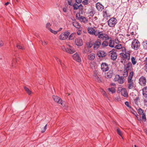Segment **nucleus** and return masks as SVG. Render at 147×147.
<instances>
[{
    "instance_id": "obj_1",
    "label": "nucleus",
    "mask_w": 147,
    "mask_h": 147,
    "mask_svg": "<svg viewBox=\"0 0 147 147\" xmlns=\"http://www.w3.org/2000/svg\"><path fill=\"white\" fill-rule=\"evenodd\" d=\"M130 53L129 51L125 52H122L120 53L121 58V62L122 63H125L126 60H129L130 59Z\"/></svg>"
},
{
    "instance_id": "obj_2",
    "label": "nucleus",
    "mask_w": 147,
    "mask_h": 147,
    "mask_svg": "<svg viewBox=\"0 0 147 147\" xmlns=\"http://www.w3.org/2000/svg\"><path fill=\"white\" fill-rule=\"evenodd\" d=\"M66 48L63 45L61 47V49L64 51L69 54H72L75 52V50L69 44H66Z\"/></svg>"
},
{
    "instance_id": "obj_3",
    "label": "nucleus",
    "mask_w": 147,
    "mask_h": 147,
    "mask_svg": "<svg viewBox=\"0 0 147 147\" xmlns=\"http://www.w3.org/2000/svg\"><path fill=\"white\" fill-rule=\"evenodd\" d=\"M97 36H98V38L102 40H107L111 38V37L109 36L106 34L103 33L102 32H98Z\"/></svg>"
},
{
    "instance_id": "obj_4",
    "label": "nucleus",
    "mask_w": 147,
    "mask_h": 147,
    "mask_svg": "<svg viewBox=\"0 0 147 147\" xmlns=\"http://www.w3.org/2000/svg\"><path fill=\"white\" fill-rule=\"evenodd\" d=\"M140 46V43L138 40L136 39L133 40L131 43V47L134 50L138 49Z\"/></svg>"
},
{
    "instance_id": "obj_5",
    "label": "nucleus",
    "mask_w": 147,
    "mask_h": 147,
    "mask_svg": "<svg viewBox=\"0 0 147 147\" xmlns=\"http://www.w3.org/2000/svg\"><path fill=\"white\" fill-rule=\"evenodd\" d=\"M114 81L118 82L119 84H122L124 82L125 79L123 76H120L119 75H116L114 78Z\"/></svg>"
},
{
    "instance_id": "obj_6",
    "label": "nucleus",
    "mask_w": 147,
    "mask_h": 147,
    "mask_svg": "<svg viewBox=\"0 0 147 147\" xmlns=\"http://www.w3.org/2000/svg\"><path fill=\"white\" fill-rule=\"evenodd\" d=\"M53 98L54 101L57 103L61 104L62 106L65 105V102L64 101H63L62 99L60 97L57 96H53Z\"/></svg>"
},
{
    "instance_id": "obj_7",
    "label": "nucleus",
    "mask_w": 147,
    "mask_h": 147,
    "mask_svg": "<svg viewBox=\"0 0 147 147\" xmlns=\"http://www.w3.org/2000/svg\"><path fill=\"white\" fill-rule=\"evenodd\" d=\"M88 32L90 34L94 35L96 36H97L99 30H95L94 28L88 27L87 28Z\"/></svg>"
},
{
    "instance_id": "obj_8",
    "label": "nucleus",
    "mask_w": 147,
    "mask_h": 147,
    "mask_svg": "<svg viewBox=\"0 0 147 147\" xmlns=\"http://www.w3.org/2000/svg\"><path fill=\"white\" fill-rule=\"evenodd\" d=\"M117 21V20L114 18H112L108 20V25L110 27H113L116 24Z\"/></svg>"
},
{
    "instance_id": "obj_9",
    "label": "nucleus",
    "mask_w": 147,
    "mask_h": 147,
    "mask_svg": "<svg viewBox=\"0 0 147 147\" xmlns=\"http://www.w3.org/2000/svg\"><path fill=\"white\" fill-rule=\"evenodd\" d=\"M101 40L98 39L95 41L93 44V48L94 50L97 49L101 45Z\"/></svg>"
},
{
    "instance_id": "obj_10",
    "label": "nucleus",
    "mask_w": 147,
    "mask_h": 147,
    "mask_svg": "<svg viewBox=\"0 0 147 147\" xmlns=\"http://www.w3.org/2000/svg\"><path fill=\"white\" fill-rule=\"evenodd\" d=\"M138 113L139 115H142V118L143 121L144 122L146 121V118L145 114L144 113V111L142 110L141 108H140L138 109Z\"/></svg>"
},
{
    "instance_id": "obj_11",
    "label": "nucleus",
    "mask_w": 147,
    "mask_h": 147,
    "mask_svg": "<svg viewBox=\"0 0 147 147\" xmlns=\"http://www.w3.org/2000/svg\"><path fill=\"white\" fill-rule=\"evenodd\" d=\"M70 33L69 32H65L61 34L59 36V38L61 40H65L66 39L69 35Z\"/></svg>"
},
{
    "instance_id": "obj_12",
    "label": "nucleus",
    "mask_w": 147,
    "mask_h": 147,
    "mask_svg": "<svg viewBox=\"0 0 147 147\" xmlns=\"http://www.w3.org/2000/svg\"><path fill=\"white\" fill-rule=\"evenodd\" d=\"M101 67L103 71H106L109 69L108 65L105 63H102L101 65Z\"/></svg>"
},
{
    "instance_id": "obj_13",
    "label": "nucleus",
    "mask_w": 147,
    "mask_h": 147,
    "mask_svg": "<svg viewBox=\"0 0 147 147\" xmlns=\"http://www.w3.org/2000/svg\"><path fill=\"white\" fill-rule=\"evenodd\" d=\"M146 82L145 78L144 76L141 77L139 79V83L140 85L144 86L146 85Z\"/></svg>"
},
{
    "instance_id": "obj_14",
    "label": "nucleus",
    "mask_w": 147,
    "mask_h": 147,
    "mask_svg": "<svg viewBox=\"0 0 147 147\" xmlns=\"http://www.w3.org/2000/svg\"><path fill=\"white\" fill-rule=\"evenodd\" d=\"M113 75V70H110L105 74V76L106 78L109 79L112 78Z\"/></svg>"
},
{
    "instance_id": "obj_15",
    "label": "nucleus",
    "mask_w": 147,
    "mask_h": 147,
    "mask_svg": "<svg viewBox=\"0 0 147 147\" xmlns=\"http://www.w3.org/2000/svg\"><path fill=\"white\" fill-rule=\"evenodd\" d=\"M111 58L113 60H115L117 57V55L115 51L112 50L110 52Z\"/></svg>"
},
{
    "instance_id": "obj_16",
    "label": "nucleus",
    "mask_w": 147,
    "mask_h": 147,
    "mask_svg": "<svg viewBox=\"0 0 147 147\" xmlns=\"http://www.w3.org/2000/svg\"><path fill=\"white\" fill-rule=\"evenodd\" d=\"M96 7L97 10L100 11H102L104 9V6L99 2H98L96 4Z\"/></svg>"
},
{
    "instance_id": "obj_17",
    "label": "nucleus",
    "mask_w": 147,
    "mask_h": 147,
    "mask_svg": "<svg viewBox=\"0 0 147 147\" xmlns=\"http://www.w3.org/2000/svg\"><path fill=\"white\" fill-rule=\"evenodd\" d=\"M115 48L118 49H121L122 52H125L126 49L124 47H123L121 44H118L117 45L115 46Z\"/></svg>"
},
{
    "instance_id": "obj_18",
    "label": "nucleus",
    "mask_w": 147,
    "mask_h": 147,
    "mask_svg": "<svg viewBox=\"0 0 147 147\" xmlns=\"http://www.w3.org/2000/svg\"><path fill=\"white\" fill-rule=\"evenodd\" d=\"M121 94L125 97H127L128 96V95L127 93L126 89L124 88H121Z\"/></svg>"
},
{
    "instance_id": "obj_19",
    "label": "nucleus",
    "mask_w": 147,
    "mask_h": 147,
    "mask_svg": "<svg viewBox=\"0 0 147 147\" xmlns=\"http://www.w3.org/2000/svg\"><path fill=\"white\" fill-rule=\"evenodd\" d=\"M75 42L76 45L78 46H81L83 45L82 40L80 38L76 39Z\"/></svg>"
},
{
    "instance_id": "obj_20",
    "label": "nucleus",
    "mask_w": 147,
    "mask_h": 147,
    "mask_svg": "<svg viewBox=\"0 0 147 147\" xmlns=\"http://www.w3.org/2000/svg\"><path fill=\"white\" fill-rule=\"evenodd\" d=\"M128 83V88L129 89H132L133 88L134 86V80L127 81Z\"/></svg>"
},
{
    "instance_id": "obj_21",
    "label": "nucleus",
    "mask_w": 147,
    "mask_h": 147,
    "mask_svg": "<svg viewBox=\"0 0 147 147\" xmlns=\"http://www.w3.org/2000/svg\"><path fill=\"white\" fill-rule=\"evenodd\" d=\"M73 59L78 62L81 61V59L77 53L73 55Z\"/></svg>"
},
{
    "instance_id": "obj_22",
    "label": "nucleus",
    "mask_w": 147,
    "mask_h": 147,
    "mask_svg": "<svg viewBox=\"0 0 147 147\" xmlns=\"http://www.w3.org/2000/svg\"><path fill=\"white\" fill-rule=\"evenodd\" d=\"M102 14L104 18H106L110 16V15L108 12V11L106 9H105L103 11Z\"/></svg>"
},
{
    "instance_id": "obj_23",
    "label": "nucleus",
    "mask_w": 147,
    "mask_h": 147,
    "mask_svg": "<svg viewBox=\"0 0 147 147\" xmlns=\"http://www.w3.org/2000/svg\"><path fill=\"white\" fill-rule=\"evenodd\" d=\"M125 69H126L127 70H131V69L132 68V64L131 63H129L127 64H126L125 65Z\"/></svg>"
},
{
    "instance_id": "obj_24",
    "label": "nucleus",
    "mask_w": 147,
    "mask_h": 147,
    "mask_svg": "<svg viewBox=\"0 0 147 147\" xmlns=\"http://www.w3.org/2000/svg\"><path fill=\"white\" fill-rule=\"evenodd\" d=\"M109 46L113 48L114 47V41L112 40L111 38L109 39Z\"/></svg>"
},
{
    "instance_id": "obj_25",
    "label": "nucleus",
    "mask_w": 147,
    "mask_h": 147,
    "mask_svg": "<svg viewBox=\"0 0 147 147\" xmlns=\"http://www.w3.org/2000/svg\"><path fill=\"white\" fill-rule=\"evenodd\" d=\"M142 93L144 97H147V86L144 87L143 89Z\"/></svg>"
},
{
    "instance_id": "obj_26",
    "label": "nucleus",
    "mask_w": 147,
    "mask_h": 147,
    "mask_svg": "<svg viewBox=\"0 0 147 147\" xmlns=\"http://www.w3.org/2000/svg\"><path fill=\"white\" fill-rule=\"evenodd\" d=\"M73 25L75 27L78 29H80L82 28L79 23L77 22H73Z\"/></svg>"
},
{
    "instance_id": "obj_27",
    "label": "nucleus",
    "mask_w": 147,
    "mask_h": 147,
    "mask_svg": "<svg viewBox=\"0 0 147 147\" xmlns=\"http://www.w3.org/2000/svg\"><path fill=\"white\" fill-rule=\"evenodd\" d=\"M88 57L89 60H93L95 57V55L94 53H92L88 55Z\"/></svg>"
},
{
    "instance_id": "obj_28",
    "label": "nucleus",
    "mask_w": 147,
    "mask_h": 147,
    "mask_svg": "<svg viewBox=\"0 0 147 147\" xmlns=\"http://www.w3.org/2000/svg\"><path fill=\"white\" fill-rule=\"evenodd\" d=\"M94 79L98 82L100 83L102 82V81L101 80L100 78L98 77L96 74H94Z\"/></svg>"
},
{
    "instance_id": "obj_29",
    "label": "nucleus",
    "mask_w": 147,
    "mask_h": 147,
    "mask_svg": "<svg viewBox=\"0 0 147 147\" xmlns=\"http://www.w3.org/2000/svg\"><path fill=\"white\" fill-rule=\"evenodd\" d=\"M79 20L81 22L85 23H86L88 21V20L84 16L80 17L79 18Z\"/></svg>"
},
{
    "instance_id": "obj_30",
    "label": "nucleus",
    "mask_w": 147,
    "mask_h": 147,
    "mask_svg": "<svg viewBox=\"0 0 147 147\" xmlns=\"http://www.w3.org/2000/svg\"><path fill=\"white\" fill-rule=\"evenodd\" d=\"M98 54L99 57H103L106 55V53L104 51H100L98 52Z\"/></svg>"
},
{
    "instance_id": "obj_31",
    "label": "nucleus",
    "mask_w": 147,
    "mask_h": 147,
    "mask_svg": "<svg viewBox=\"0 0 147 147\" xmlns=\"http://www.w3.org/2000/svg\"><path fill=\"white\" fill-rule=\"evenodd\" d=\"M134 73L133 71H131L129 74L127 81L133 80L132 78L133 77Z\"/></svg>"
},
{
    "instance_id": "obj_32",
    "label": "nucleus",
    "mask_w": 147,
    "mask_h": 147,
    "mask_svg": "<svg viewBox=\"0 0 147 147\" xmlns=\"http://www.w3.org/2000/svg\"><path fill=\"white\" fill-rule=\"evenodd\" d=\"M127 36H131V37H130V38H132L133 37H134V34L133 32H129V31L128 32V34H127Z\"/></svg>"
},
{
    "instance_id": "obj_33",
    "label": "nucleus",
    "mask_w": 147,
    "mask_h": 147,
    "mask_svg": "<svg viewBox=\"0 0 147 147\" xmlns=\"http://www.w3.org/2000/svg\"><path fill=\"white\" fill-rule=\"evenodd\" d=\"M108 91L109 92H111L112 94L114 93L115 92V89L114 87H111L108 88Z\"/></svg>"
},
{
    "instance_id": "obj_34",
    "label": "nucleus",
    "mask_w": 147,
    "mask_h": 147,
    "mask_svg": "<svg viewBox=\"0 0 147 147\" xmlns=\"http://www.w3.org/2000/svg\"><path fill=\"white\" fill-rule=\"evenodd\" d=\"M128 71L126 69H124L123 71L122 72V75L123 76V77L124 78L128 76Z\"/></svg>"
},
{
    "instance_id": "obj_35",
    "label": "nucleus",
    "mask_w": 147,
    "mask_h": 147,
    "mask_svg": "<svg viewBox=\"0 0 147 147\" xmlns=\"http://www.w3.org/2000/svg\"><path fill=\"white\" fill-rule=\"evenodd\" d=\"M119 36H123V35H121L120 34H117V37L115 39V42L117 44H119L120 42V41H119V37H118Z\"/></svg>"
},
{
    "instance_id": "obj_36",
    "label": "nucleus",
    "mask_w": 147,
    "mask_h": 147,
    "mask_svg": "<svg viewBox=\"0 0 147 147\" xmlns=\"http://www.w3.org/2000/svg\"><path fill=\"white\" fill-rule=\"evenodd\" d=\"M76 34L75 33H73L71 34L69 37V39L70 40H72L75 37Z\"/></svg>"
},
{
    "instance_id": "obj_37",
    "label": "nucleus",
    "mask_w": 147,
    "mask_h": 147,
    "mask_svg": "<svg viewBox=\"0 0 147 147\" xmlns=\"http://www.w3.org/2000/svg\"><path fill=\"white\" fill-rule=\"evenodd\" d=\"M109 45V42L107 41V40H105L102 43V45L103 47H105L107 46H108Z\"/></svg>"
},
{
    "instance_id": "obj_38",
    "label": "nucleus",
    "mask_w": 147,
    "mask_h": 147,
    "mask_svg": "<svg viewBox=\"0 0 147 147\" xmlns=\"http://www.w3.org/2000/svg\"><path fill=\"white\" fill-rule=\"evenodd\" d=\"M131 60L132 63L133 65H135L137 61L136 60L134 57H132Z\"/></svg>"
},
{
    "instance_id": "obj_39",
    "label": "nucleus",
    "mask_w": 147,
    "mask_h": 147,
    "mask_svg": "<svg viewBox=\"0 0 147 147\" xmlns=\"http://www.w3.org/2000/svg\"><path fill=\"white\" fill-rule=\"evenodd\" d=\"M92 45L91 42H87L86 44V47L88 48H90L92 46Z\"/></svg>"
},
{
    "instance_id": "obj_40",
    "label": "nucleus",
    "mask_w": 147,
    "mask_h": 147,
    "mask_svg": "<svg viewBox=\"0 0 147 147\" xmlns=\"http://www.w3.org/2000/svg\"><path fill=\"white\" fill-rule=\"evenodd\" d=\"M142 45L144 49H147V40L144 41Z\"/></svg>"
},
{
    "instance_id": "obj_41",
    "label": "nucleus",
    "mask_w": 147,
    "mask_h": 147,
    "mask_svg": "<svg viewBox=\"0 0 147 147\" xmlns=\"http://www.w3.org/2000/svg\"><path fill=\"white\" fill-rule=\"evenodd\" d=\"M24 89L25 90V91L29 95H30L32 93V92L29 90V89H28V88L26 87H24Z\"/></svg>"
},
{
    "instance_id": "obj_42",
    "label": "nucleus",
    "mask_w": 147,
    "mask_h": 147,
    "mask_svg": "<svg viewBox=\"0 0 147 147\" xmlns=\"http://www.w3.org/2000/svg\"><path fill=\"white\" fill-rule=\"evenodd\" d=\"M56 59L58 62H59L61 66L63 68L65 67V66L64 64L61 62V61L58 58H56Z\"/></svg>"
},
{
    "instance_id": "obj_43",
    "label": "nucleus",
    "mask_w": 147,
    "mask_h": 147,
    "mask_svg": "<svg viewBox=\"0 0 147 147\" xmlns=\"http://www.w3.org/2000/svg\"><path fill=\"white\" fill-rule=\"evenodd\" d=\"M117 134L119 135H120V136H121V137L122 138H123V137L122 136V133L121 131L120 130V129L119 128H117Z\"/></svg>"
},
{
    "instance_id": "obj_44",
    "label": "nucleus",
    "mask_w": 147,
    "mask_h": 147,
    "mask_svg": "<svg viewBox=\"0 0 147 147\" xmlns=\"http://www.w3.org/2000/svg\"><path fill=\"white\" fill-rule=\"evenodd\" d=\"M17 47L18 49H24V47L21 45L19 44H17Z\"/></svg>"
},
{
    "instance_id": "obj_45",
    "label": "nucleus",
    "mask_w": 147,
    "mask_h": 147,
    "mask_svg": "<svg viewBox=\"0 0 147 147\" xmlns=\"http://www.w3.org/2000/svg\"><path fill=\"white\" fill-rule=\"evenodd\" d=\"M73 6L74 10H77L78 9V5L77 4H74L73 5Z\"/></svg>"
},
{
    "instance_id": "obj_46",
    "label": "nucleus",
    "mask_w": 147,
    "mask_h": 147,
    "mask_svg": "<svg viewBox=\"0 0 147 147\" xmlns=\"http://www.w3.org/2000/svg\"><path fill=\"white\" fill-rule=\"evenodd\" d=\"M139 100L140 99L139 97H137L135 99V102L137 105L138 104Z\"/></svg>"
},
{
    "instance_id": "obj_47",
    "label": "nucleus",
    "mask_w": 147,
    "mask_h": 147,
    "mask_svg": "<svg viewBox=\"0 0 147 147\" xmlns=\"http://www.w3.org/2000/svg\"><path fill=\"white\" fill-rule=\"evenodd\" d=\"M145 68L146 71L147 72V57L146 58L145 60Z\"/></svg>"
},
{
    "instance_id": "obj_48",
    "label": "nucleus",
    "mask_w": 147,
    "mask_h": 147,
    "mask_svg": "<svg viewBox=\"0 0 147 147\" xmlns=\"http://www.w3.org/2000/svg\"><path fill=\"white\" fill-rule=\"evenodd\" d=\"M88 0H84L82 2V3L84 5H87L88 4Z\"/></svg>"
},
{
    "instance_id": "obj_49",
    "label": "nucleus",
    "mask_w": 147,
    "mask_h": 147,
    "mask_svg": "<svg viewBox=\"0 0 147 147\" xmlns=\"http://www.w3.org/2000/svg\"><path fill=\"white\" fill-rule=\"evenodd\" d=\"M131 112L136 117L137 119H138V114L136 113V112L134 110H133V111H131Z\"/></svg>"
},
{
    "instance_id": "obj_50",
    "label": "nucleus",
    "mask_w": 147,
    "mask_h": 147,
    "mask_svg": "<svg viewBox=\"0 0 147 147\" xmlns=\"http://www.w3.org/2000/svg\"><path fill=\"white\" fill-rule=\"evenodd\" d=\"M49 30L51 32L55 34H56L57 33V31L54 30H52L51 29H49Z\"/></svg>"
},
{
    "instance_id": "obj_51",
    "label": "nucleus",
    "mask_w": 147,
    "mask_h": 147,
    "mask_svg": "<svg viewBox=\"0 0 147 147\" xmlns=\"http://www.w3.org/2000/svg\"><path fill=\"white\" fill-rule=\"evenodd\" d=\"M51 26V24L49 23H47L46 25V27L49 30V29H51L50 28V26Z\"/></svg>"
},
{
    "instance_id": "obj_52",
    "label": "nucleus",
    "mask_w": 147,
    "mask_h": 147,
    "mask_svg": "<svg viewBox=\"0 0 147 147\" xmlns=\"http://www.w3.org/2000/svg\"><path fill=\"white\" fill-rule=\"evenodd\" d=\"M144 102L145 105L146 106H147V97H145L144 98Z\"/></svg>"
},
{
    "instance_id": "obj_53",
    "label": "nucleus",
    "mask_w": 147,
    "mask_h": 147,
    "mask_svg": "<svg viewBox=\"0 0 147 147\" xmlns=\"http://www.w3.org/2000/svg\"><path fill=\"white\" fill-rule=\"evenodd\" d=\"M47 124H46L44 127L43 129L42 130L41 132L42 133L44 132L45 131H46L47 129Z\"/></svg>"
},
{
    "instance_id": "obj_54",
    "label": "nucleus",
    "mask_w": 147,
    "mask_h": 147,
    "mask_svg": "<svg viewBox=\"0 0 147 147\" xmlns=\"http://www.w3.org/2000/svg\"><path fill=\"white\" fill-rule=\"evenodd\" d=\"M16 63V61L15 59H13L12 63V65L13 66H14Z\"/></svg>"
},
{
    "instance_id": "obj_55",
    "label": "nucleus",
    "mask_w": 147,
    "mask_h": 147,
    "mask_svg": "<svg viewBox=\"0 0 147 147\" xmlns=\"http://www.w3.org/2000/svg\"><path fill=\"white\" fill-rule=\"evenodd\" d=\"M78 9H80V10H81L83 9V6L82 4H80L78 5Z\"/></svg>"
},
{
    "instance_id": "obj_56",
    "label": "nucleus",
    "mask_w": 147,
    "mask_h": 147,
    "mask_svg": "<svg viewBox=\"0 0 147 147\" xmlns=\"http://www.w3.org/2000/svg\"><path fill=\"white\" fill-rule=\"evenodd\" d=\"M125 105L127 106L128 108H131V107L129 105V103L127 101H126L125 102Z\"/></svg>"
},
{
    "instance_id": "obj_57",
    "label": "nucleus",
    "mask_w": 147,
    "mask_h": 147,
    "mask_svg": "<svg viewBox=\"0 0 147 147\" xmlns=\"http://www.w3.org/2000/svg\"><path fill=\"white\" fill-rule=\"evenodd\" d=\"M102 94L104 96H105L106 97H107V95L106 94L105 92L103 90H102Z\"/></svg>"
},
{
    "instance_id": "obj_58",
    "label": "nucleus",
    "mask_w": 147,
    "mask_h": 147,
    "mask_svg": "<svg viewBox=\"0 0 147 147\" xmlns=\"http://www.w3.org/2000/svg\"><path fill=\"white\" fill-rule=\"evenodd\" d=\"M41 42L42 43V45H45L47 44V42L46 41H41Z\"/></svg>"
},
{
    "instance_id": "obj_59",
    "label": "nucleus",
    "mask_w": 147,
    "mask_h": 147,
    "mask_svg": "<svg viewBox=\"0 0 147 147\" xmlns=\"http://www.w3.org/2000/svg\"><path fill=\"white\" fill-rule=\"evenodd\" d=\"M68 4L70 5H72V4H71L72 0H67Z\"/></svg>"
},
{
    "instance_id": "obj_60",
    "label": "nucleus",
    "mask_w": 147,
    "mask_h": 147,
    "mask_svg": "<svg viewBox=\"0 0 147 147\" xmlns=\"http://www.w3.org/2000/svg\"><path fill=\"white\" fill-rule=\"evenodd\" d=\"M82 0H76V3L78 4L81 3L82 2Z\"/></svg>"
},
{
    "instance_id": "obj_61",
    "label": "nucleus",
    "mask_w": 147,
    "mask_h": 147,
    "mask_svg": "<svg viewBox=\"0 0 147 147\" xmlns=\"http://www.w3.org/2000/svg\"><path fill=\"white\" fill-rule=\"evenodd\" d=\"M115 84L114 83H112L111 84V86H113V87H114L115 88Z\"/></svg>"
},
{
    "instance_id": "obj_62",
    "label": "nucleus",
    "mask_w": 147,
    "mask_h": 147,
    "mask_svg": "<svg viewBox=\"0 0 147 147\" xmlns=\"http://www.w3.org/2000/svg\"><path fill=\"white\" fill-rule=\"evenodd\" d=\"M63 11L64 12H66L67 11V9L66 8L64 7L63 8Z\"/></svg>"
},
{
    "instance_id": "obj_63",
    "label": "nucleus",
    "mask_w": 147,
    "mask_h": 147,
    "mask_svg": "<svg viewBox=\"0 0 147 147\" xmlns=\"http://www.w3.org/2000/svg\"><path fill=\"white\" fill-rule=\"evenodd\" d=\"M77 33L78 35H80L81 34L80 30H79L77 32Z\"/></svg>"
},
{
    "instance_id": "obj_64",
    "label": "nucleus",
    "mask_w": 147,
    "mask_h": 147,
    "mask_svg": "<svg viewBox=\"0 0 147 147\" xmlns=\"http://www.w3.org/2000/svg\"><path fill=\"white\" fill-rule=\"evenodd\" d=\"M3 45V43L1 41L0 42V47H2Z\"/></svg>"
}]
</instances>
